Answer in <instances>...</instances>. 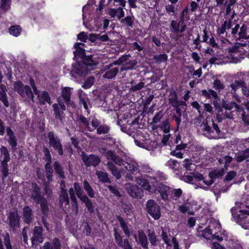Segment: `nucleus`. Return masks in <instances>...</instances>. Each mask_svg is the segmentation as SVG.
<instances>
[{
  "label": "nucleus",
  "mask_w": 249,
  "mask_h": 249,
  "mask_svg": "<svg viewBox=\"0 0 249 249\" xmlns=\"http://www.w3.org/2000/svg\"><path fill=\"white\" fill-rule=\"evenodd\" d=\"M80 200L85 203L86 207L90 213H93L94 212V206L91 200L87 196L84 197L82 199H80Z\"/></svg>",
  "instance_id": "nucleus-37"
},
{
  "label": "nucleus",
  "mask_w": 249,
  "mask_h": 249,
  "mask_svg": "<svg viewBox=\"0 0 249 249\" xmlns=\"http://www.w3.org/2000/svg\"><path fill=\"white\" fill-rule=\"evenodd\" d=\"M225 173L224 170L221 169L220 170H214L209 174V177L211 178L209 180H204V183L208 185H211L214 182V179L221 178Z\"/></svg>",
  "instance_id": "nucleus-17"
},
{
  "label": "nucleus",
  "mask_w": 249,
  "mask_h": 249,
  "mask_svg": "<svg viewBox=\"0 0 249 249\" xmlns=\"http://www.w3.org/2000/svg\"><path fill=\"white\" fill-rule=\"evenodd\" d=\"M114 63L109 64L104 67L102 70V73H104L103 77L107 79H113L115 77L119 72V68L114 67Z\"/></svg>",
  "instance_id": "nucleus-14"
},
{
  "label": "nucleus",
  "mask_w": 249,
  "mask_h": 249,
  "mask_svg": "<svg viewBox=\"0 0 249 249\" xmlns=\"http://www.w3.org/2000/svg\"><path fill=\"white\" fill-rule=\"evenodd\" d=\"M74 54L75 57L78 56L82 59V61H83V59L85 57H87L85 55V50L83 48H80V49H76L75 52H74ZM88 56H87L88 57Z\"/></svg>",
  "instance_id": "nucleus-56"
},
{
  "label": "nucleus",
  "mask_w": 249,
  "mask_h": 249,
  "mask_svg": "<svg viewBox=\"0 0 249 249\" xmlns=\"http://www.w3.org/2000/svg\"><path fill=\"white\" fill-rule=\"evenodd\" d=\"M21 28L19 25L12 26L9 28V33L14 36H18L20 34Z\"/></svg>",
  "instance_id": "nucleus-48"
},
{
  "label": "nucleus",
  "mask_w": 249,
  "mask_h": 249,
  "mask_svg": "<svg viewBox=\"0 0 249 249\" xmlns=\"http://www.w3.org/2000/svg\"><path fill=\"white\" fill-rule=\"evenodd\" d=\"M4 245L6 249H12L9 234L6 233L3 236Z\"/></svg>",
  "instance_id": "nucleus-55"
},
{
  "label": "nucleus",
  "mask_w": 249,
  "mask_h": 249,
  "mask_svg": "<svg viewBox=\"0 0 249 249\" xmlns=\"http://www.w3.org/2000/svg\"><path fill=\"white\" fill-rule=\"evenodd\" d=\"M53 108L54 112V115L55 117L62 122L63 120L65 119V114L64 111L65 110H62L61 108L58 106L57 104H54L53 105Z\"/></svg>",
  "instance_id": "nucleus-25"
},
{
  "label": "nucleus",
  "mask_w": 249,
  "mask_h": 249,
  "mask_svg": "<svg viewBox=\"0 0 249 249\" xmlns=\"http://www.w3.org/2000/svg\"><path fill=\"white\" fill-rule=\"evenodd\" d=\"M125 168L130 172L131 173L133 174L135 172H138L139 170V165L138 163L133 160H131L130 162L126 161L124 162L123 165Z\"/></svg>",
  "instance_id": "nucleus-28"
},
{
  "label": "nucleus",
  "mask_w": 249,
  "mask_h": 249,
  "mask_svg": "<svg viewBox=\"0 0 249 249\" xmlns=\"http://www.w3.org/2000/svg\"><path fill=\"white\" fill-rule=\"evenodd\" d=\"M137 61L136 59L128 60L125 65L129 70H132L137 65Z\"/></svg>",
  "instance_id": "nucleus-62"
},
{
  "label": "nucleus",
  "mask_w": 249,
  "mask_h": 249,
  "mask_svg": "<svg viewBox=\"0 0 249 249\" xmlns=\"http://www.w3.org/2000/svg\"><path fill=\"white\" fill-rule=\"evenodd\" d=\"M246 85V83L242 80H236L234 82L231 83L230 85V87L231 88V91H236V90L240 88H242V87Z\"/></svg>",
  "instance_id": "nucleus-49"
},
{
  "label": "nucleus",
  "mask_w": 249,
  "mask_h": 249,
  "mask_svg": "<svg viewBox=\"0 0 249 249\" xmlns=\"http://www.w3.org/2000/svg\"><path fill=\"white\" fill-rule=\"evenodd\" d=\"M47 138L50 147L56 151L59 155L62 156L64 154L63 146L59 138L55 135L53 131H49L48 133Z\"/></svg>",
  "instance_id": "nucleus-4"
},
{
  "label": "nucleus",
  "mask_w": 249,
  "mask_h": 249,
  "mask_svg": "<svg viewBox=\"0 0 249 249\" xmlns=\"http://www.w3.org/2000/svg\"><path fill=\"white\" fill-rule=\"evenodd\" d=\"M99 150L108 161H111L116 155L114 150H108L106 148H101Z\"/></svg>",
  "instance_id": "nucleus-30"
},
{
  "label": "nucleus",
  "mask_w": 249,
  "mask_h": 249,
  "mask_svg": "<svg viewBox=\"0 0 249 249\" xmlns=\"http://www.w3.org/2000/svg\"><path fill=\"white\" fill-rule=\"evenodd\" d=\"M82 160L86 166L96 167L101 162L100 158L97 155L90 154L89 156L82 152L81 155Z\"/></svg>",
  "instance_id": "nucleus-10"
},
{
  "label": "nucleus",
  "mask_w": 249,
  "mask_h": 249,
  "mask_svg": "<svg viewBox=\"0 0 249 249\" xmlns=\"http://www.w3.org/2000/svg\"><path fill=\"white\" fill-rule=\"evenodd\" d=\"M247 26L245 24H243L240 27V25L236 24L233 28H231V35L234 38L238 36L237 40H240L242 39H249V36L247 35Z\"/></svg>",
  "instance_id": "nucleus-7"
},
{
  "label": "nucleus",
  "mask_w": 249,
  "mask_h": 249,
  "mask_svg": "<svg viewBox=\"0 0 249 249\" xmlns=\"http://www.w3.org/2000/svg\"><path fill=\"white\" fill-rule=\"evenodd\" d=\"M138 243L143 249H148V239L146 234L142 231H138Z\"/></svg>",
  "instance_id": "nucleus-22"
},
{
  "label": "nucleus",
  "mask_w": 249,
  "mask_h": 249,
  "mask_svg": "<svg viewBox=\"0 0 249 249\" xmlns=\"http://www.w3.org/2000/svg\"><path fill=\"white\" fill-rule=\"evenodd\" d=\"M169 101L174 107H179L181 105L184 106L185 107L186 106V105L184 102H179L178 100V99L177 98V94L176 93L175 94L174 96L173 97H171L169 99Z\"/></svg>",
  "instance_id": "nucleus-44"
},
{
  "label": "nucleus",
  "mask_w": 249,
  "mask_h": 249,
  "mask_svg": "<svg viewBox=\"0 0 249 249\" xmlns=\"http://www.w3.org/2000/svg\"><path fill=\"white\" fill-rule=\"evenodd\" d=\"M140 171L143 173H149L152 172V169L147 164L143 163L139 165L138 172Z\"/></svg>",
  "instance_id": "nucleus-53"
},
{
  "label": "nucleus",
  "mask_w": 249,
  "mask_h": 249,
  "mask_svg": "<svg viewBox=\"0 0 249 249\" xmlns=\"http://www.w3.org/2000/svg\"><path fill=\"white\" fill-rule=\"evenodd\" d=\"M7 89L4 84H0V100L5 107L9 106V103L6 94Z\"/></svg>",
  "instance_id": "nucleus-24"
},
{
  "label": "nucleus",
  "mask_w": 249,
  "mask_h": 249,
  "mask_svg": "<svg viewBox=\"0 0 249 249\" xmlns=\"http://www.w3.org/2000/svg\"><path fill=\"white\" fill-rule=\"evenodd\" d=\"M201 95L207 99L214 98L216 100L218 98V96L216 92L213 89H203L201 90Z\"/></svg>",
  "instance_id": "nucleus-32"
},
{
  "label": "nucleus",
  "mask_w": 249,
  "mask_h": 249,
  "mask_svg": "<svg viewBox=\"0 0 249 249\" xmlns=\"http://www.w3.org/2000/svg\"><path fill=\"white\" fill-rule=\"evenodd\" d=\"M221 106L222 107L224 108L227 110H231L235 107V110L237 112L240 113L241 111H243V108L241 106L238 105L234 102H229L223 100Z\"/></svg>",
  "instance_id": "nucleus-19"
},
{
  "label": "nucleus",
  "mask_w": 249,
  "mask_h": 249,
  "mask_svg": "<svg viewBox=\"0 0 249 249\" xmlns=\"http://www.w3.org/2000/svg\"><path fill=\"white\" fill-rule=\"evenodd\" d=\"M29 193L31 198L36 204L45 198L42 195L41 189L36 183H32V188L29 190Z\"/></svg>",
  "instance_id": "nucleus-11"
},
{
  "label": "nucleus",
  "mask_w": 249,
  "mask_h": 249,
  "mask_svg": "<svg viewBox=\"0 0 249 249\" xmlns=\"http://www.w3.org/2000/svg\"><path fill=\"white\" fill-rule=\"evenodd\" d=\"M95 174L97 176L99 181L102 183H111V181L109 177V175L105 171H96Z\"/></svg>",
  "instance_id": "nucleus-23"
},
{
  "label": "nucleus",
  "mask_w": 249,
  "mask_h": 249,
  "mask_svg": "<svg viewBox=\"0 0 249 249\" xmlns=\"http://www.w3.org/2000/svg\"><path fill=\"white\" fill-rule=\"evenodd\" d=\"M110 131V127L107 124H102L97 128V134L99 135L107 134Z\"/></svg>",
  "instance_id": "nucleus-47"
},
{
  "label": "nucleus",
  "mask_w": 249,
  "mask_h": 249,
  "mask_svg": "<svg viewBox=\"0 0 249 249\" xmlns=\"http://www.w3.org/2000/svg\"><path fill=\"white\" fill-rule=\"evenodd\" d=\"M36 204H39L40 206L41 211L42 214L48 215L49 214V206L48 201L46 198L39 201Z\"/></svg>",
  "instance_id": "nucleus-38"
},
{
  "label": "nucleus",
  "mask_w": 249,
  "mask_h": 249,
  "mask_svg": "<svg viewBox=\"0 0 249 249\" xmlns=\"http://www.w3.org/2000/svg\"><path fill=\"white\" fill-rule=\"evenodd\" d=\"M22 219L24 223L30 225L34 220V213L29 206H25L22 209Z\"/></svg>",
  "instance_id": "nucleus-15"
},
{
  "label": "nucleus",
  "mask_w": 249,
  "mask_h": 249,
  "mask_svg": "<svg viewBox=\"0 0 249 249\" xmlns=\"http://www.w3.org/2000/svg\"><path fill=\"white\" fill-rule=\"evenodd\" d=\"M114 240L117 246L123 249H133L127 238L123 239V237L116 228L113 229Z\"/></svg>",
  "instance_id": "nucleus-8"
},
{
  "label": "nucleus",
  "mask_w": 249,
  "mask_h": 249,
  "mask_svg": "<svg viewBox=\"0 0 249 249\" xmlns=\"http://www.w3.org/2000/svg\"><path fill=\"white\" fill-rule=\"evenodd\" d=\"M239 211L240 213L237 214L235 218L237 223L240 224L243 228L249 229V209Z\"/></svg>",
  "instance_id": "nucleus-9"
},
{
  "label": "nucleus",
  "mask_w": 249,
  "mask_h": 249,
  "mask_svg": "<svg viewBox=\"0 0 249 249\" xmlns=\"http://www.w3.org/2000/svg\"><path fill=\"white\" fill-rule=\"evenodd\" d=\"M167 59L168 55L165 53L155 55L152 58L154 62L156 64L164 63L167 61Z\"/></svg>",
  "instance_id": "nucleus-40"
},
{
  "label": "nucleus",
  "mask_w": 249,
  "mask_h": 249,
  "mask_svg": "<svg viewBox=\"0 0 249 249\" xmlns=\"http://www.w3.org/2000/svg\"><path fill=\"white\" fill-rule=\"evenodd\" d=\"M78 121L82 123L83 125L85 126V127L87 128L88 130H89V123L88 122L87 119L85 117H84L83 115H79Z\"/></svg>",
  "instance_id": "nucleus-61"
},
{
  "label": "nucleus",
  "mask_w": 249,
  "mask_h": 249,
  "mask_svg": "<svg viewBox=\"0 0 249 249\" xmlns=\"http://www.w3.org/2000/svg\"><path fill=\"white\" fill-rule=\"evenodd\" d=\"M42 151L44 155L45 160L47 162H51L52 157L49 148L47 147L43 146Z\"/></svg>",
  "instance_id": "nucleus-54"
},
{
  "label": "nucleus",
  "mask_w": 249,
  "mask_h": 249,
  "mask_svg": "<svg viewBox=\"0 0 249 249\" xmlns=\"http://www.w3.org/2000/svg\"><path fill=\"white\" fill-rule=\"evenodd\" d=\"M62 245L60 240L54 238L51 242H46L40 249H62Z\"/></svg>",
  "instance_id": "nucleus-18"
},
{
  "label": "nucleus",
  "mask_w": 249,
  "mask_h": 249,
  "mask_svg": "<svg viewBox=\"0 0 249 249\" xmlns=\"http://www.w3.org/2000/svg\"><path fill=\"white\" fill-rule=\"evenodd\" d=\"M135 181L137 184L142 187L144 189L150 191L151 187L150 186L147 179L143 178L137 177L136 178Z\"/></svg>",
  "instance_id": "nucleus-34"
},
{
  "label": "nucleus",
  "mask_w": 249,
  "mask_h": 249,
  "mask_svg": "<svg viewBox=\"0 0 249 249\" xmlns=\"http://www.w3.org/2000/svg\"><path fill=\"white\" fill-rule=\"evenodd\" d=\"M166 166H168L174 172L178 171L179 167V163L176 160H169L166 163Z\"/></svg>",
  "instance_id": "nucleus-43"
},
{
  "label": "nucleus",
  "mask_w": 249,
  "mask_h": 249,
  "mask_svg": "<svg viewBox=\"0 0 249 249\" xmlns=\"http://www.w3.org/2000/svg\"><path fill=\"white\" fill-rule=\"evenodd\" d=\"M204 125L203 128V135L209 139H219L222 137V134L218 125L212 121V125H209L207 123L203 122Z\"/></svg>",
  "instance_id": "nucleus-2"
},
{
  "label": "nucleus",
  "mask_w": 249,
  "mask_h": 249,
  "mask_svg": "<svg viewBox=\"0 0 249 249\" xmlns=\"http://www.w3.org/2000/svg\"><path fill=\"white\" fill-rule=\"evenodd\" d=\"M72 89V88L70 87H65L62 89L61 97L68 106L73 104V102L71 100Z\"/></svg>",
  "instance_id": "nucleus-21"
},
{
  "label": "nucleus",
  "mask_w": 249,
  "mask_h": 249,
  "mask_svg": "<svg viewBox=\"0 0 249 249\" xmlns=\"http://www.w3.org/2000/svg\"><path fill=\"white\" fill-rule=\"evenodd\" d=\"M0 168L2 173V178L4 180L9 175V169L8 168L7 162H0Z\"/></svg>",
  "instance_id": "nucleus-50"
},
{
  "label": "nucleus",
  "mask_w": 249,
  "mask_h": 249,
  "mask_svg": "<svg viewBox=\"0 0 249 249\" xmlns=\"http://www.w3.org/2000/svg\"><path fill=\"white\" fill-rule=\"evenodd\" d=\"M135 18L134 16H127L120 20L121 24L124 26H126L128 28H132L134 24Z\"/></svg>",
  "instance_id": "nucleus-33"
},
{
  "label": "nucleus",
  "mask_w": 249,
  "mask_h": 249,
  "mask_svg": "<svg viewBox=\"0 0 249 249\" xmlns=\"http://www.w3.org/2000/svg\"><path fill=\"white\" fill-rule=\"evenodd\" d=\"M241 112H242V119L244 124L246 125H249V114H246L243 109V111H241Z\"/></svg>",
  "instance_id": "nucleus-64"
},
{
  "label": "nucleus",
  "mask_w": 249,
  "mask_h": 249,
  "mask_svg": "<svg viewBox=\"0 0 249 249\" xmlns=\"http://www.w3.org/2000/svg\"><path fill=\"white\" fill-rule=\"evenodd\" d=\"M111 161L114 164L115 163L119 166H122L124 165V160L117 155H116L115 156H114Z\"/></svg>",
  "instance_id": "nucleus-57"
},
{
  "label": "nucleus",
  "mask_w": 249,
  "mask_h": 249,
  "mask_svg": "<svg viewBox=\"0 0 249 249\" xmlns=\"http://www.w3.org/2000/svg\"><path fill=\"white\" fill-rule=\"evenodd\" d=\"M147 237L152 246H157L159 243V240L155 234V231L152 229H148L147 231Z\"/></svg>",
  "instance_id": "nucleus-29"
},
{
  "label": "nucleus",
  "mask_w": 249,
  "mask_h": 249,
  "mask_svg": "<svg viewBox=\"0 0 249 249\" xmlns=\"http://www.w3.org/2000/svg\"><path fill=\"white\" fill-rule=\"evenodd\" d=\"M0 150L2 155L3 156V159L1 161V162H8L10 160V158L9 151H8L7 148L4 146H2Z\"/></svg>",
  "instance_id": "nucleus-45"
},
{
  "label": "nucleus",
  "mask_w": 249,
  "mask_h": 249,
  "mask_svg": "<svg viewBox=\"0 0 249 249\" xmlns=\"http://www.w3.org/2000/svg\"><path fill=\"white\" fill-rule=\"evenodd\" d=\"M193 175L194 178V181H199L200 180H205L203 176L197 172H193L191 173Z\"/></svg>",
  "instance_id": "nucleus-60"
},
{
  "label": "nucleus",
  "mask_w": 249,
  "mask_h": 249,
  "mask_svg": "<svg viewBox=\"0 0 249 249\" xmlns=\"http://www.w3.org/2000/svg\"><path fill=\"white\" fill-rule=\"evenodd\" d=\"M45 172L46 177L48 179V181L46 182V189H47V185L53 180V169L51 165V162H47L45 165Z\"/></svg>",
  "instance_id": "nucleus-27"
},
{
  "label": "nucleus",
  "mask_w": 249,
  "mask_h": 249,
  "mask_svg": "<svg viewBox=\"0 0 249 249\" xmlns=\"http://www.w3.org/2000/svg\"><path fill=\"white\" fill-rule=\"evenodd\" d=\"M14 89L22 97L26 96L35 103L34 95L31 88L28 85H24L20 81L15 82L13 84Z\"/></svg>",
  "instance_id": "nucleus-3"
},
{
  "label": "nucleus",
  "mask_w": 249,
  "mask_h": 249,
  "mask_svg": "<svg viewBox=\"0 0 249 249\" xmlns=\"http://www.w3.org/2000/svg\"><path fill=\"white\" fill-rule=\"evenodd\" d=\"M43 228L41 226H35L33 231V236L31 237L32 244L33 247H36L39 243L43 242L44 237Z\"/></svg>",
  "instance_id": "nucleus-12"
},
{
  "label": "nucleus",
  "mask_w": 249,
  "mask_h": 249,
  "mask_svg": "<svg viewBox=\"0 0 249 249\" xmlns=\"http://www.w3.org/2000/svg\"><path fill=\"white\" fill-rule=\"evenodd\" d=\"M73 188L74 191H75V193L77 196V197L80 199H82L84 197L86 196L87 195L84 193L83 191L82 190L81 186H80L79 183L74 182L73 184Z\"/></svg>",
  "instance_id": "nucleus-42"
},
{
  "label": "nucleus",
  "mask_w": 249,
  "mask_h": 249,
  "mask_svg": "<svg viewBox=\"0 0 249 249\" xmlns=\"http://www.w3.org/2000/svg\"><path fill=\"white\" fill-rule=\"evenodd\" d=\"M131 57L130 54L127 55H123L120 57H119L116 61H114L113 63L115 65H122L124 64H126L127 60Z\"/></svg>",
  "instance_id": "nucleus-51"
},
{
  "label": "nucleus",
  "mask_w": 249,
  "mask_h": 249,
  "mask_svg": "<svg viewBox=\"0 0 249 249\" xmlns=\"http://www.w3.org/2000/svg\"><path fill=\"white\" fill-rule=\"evenodd\" d=\"M145 210L155 220H158L161 217L160 207L153 199H149L146 202Z\"/></svg>",
  "instance_id": "nucleus-5"
},
{
  "label": "nucleus",
  "mask_w": 249,
  "mask_h": 249,
  "mask_svg": "<svg viewBox=\"0 0 249 249\" xmlns=\"http://www.w3.org/2000/svg\"><path fill=\"white\" fill-rule=\"evenodd\" d=\"M111 161L114 164L115 163L119 166H122L124 165V160L117 155H116L115 156H114Z\"/></svg>",
  "instance_id": "nucleus-58"
},
{
  "label": "nucleus",
  "mask_w": 249,
  "mask_h": 249,
  "mask_svg": "<svg viewBox=\"0 0 249 249\" xmlns=\"http://www.w3.org/2000/svg\"><path fill=\"white\" fill-rule=\"evenodd\" d=\"M97 65L96 61L92 59V55L86 57L83 61L76 62L72 65L70 74L75 79L79 77H84L92 69L91 67Z\"/></svg>",
  "instance_id": "nucleus-1"
},
{
  "label": "nucleus",
  "mask_w": 249,
  "mask_h": 249,
  "mask_svg": "<svg viewBox=\"0 0 249 249\" xmlns=\"http://www.w3.org/2000/svg\"><path fill=\"white\" fill-rule=\"evenodd\" d=\"M202 235L206 239H210V237L212 236V230L209 227L205 228L203 231Z\"/></svg>",
  "instance_id": "nucleus-63"
},
{
  "label": "nucleus",
  "mask_w": 249,
  "mask_h": 249,
  "mask_svg": "<svg viewBox=\"0 0 249 249\" xmlns=\"http://www.w3.org/2000/svg\"><path fill=\"white\" fill-rule=\"evenodd\" d=\"M78 97L79 99L80 104L81 105H83L84 108L88 110V106L87 103L89 100L87 95L85 93H83V91L82 90H79L78 91Z\"/></svg>",
  "instance_id": "nucleus-31"
},
{
  "label": "nucleus",
  "mask_w": 249,
  "mask_h": 249,
  "mask_svg": "<svg viewBox=\"0 0 249 249\" xmlns=\"http://www.w3.org/2000/svg\"><path fill=\"white\" fill-rule=\"evenodd\" d=\"M116 218L120 223V225L122 229L124 232L127 237L130 236V232L128 226V223L120 215H117Z\"/></svg>",
  "instance_id": "nucleus-26"
},
{
  "label": "nucleus",
  "mask_w": 249,
  "mask_h": 249,
  "mask_svg": "<svg viewBox=\"0 0 249 249\" xmlns=\"http://www.w3.org/2000/svg\"><path fill=\"white\" fill-rule=\"evenodd\" d=\"M9 227L14 233H16L20 228V217L17 210L10 212L7 217Z\"/></svg>",
  "instance_id": "nucleus-6"
},
{
  "label": "nucleus",
  "mask_w": 249,
  "mask_h": 249,
  "mask_svg": "<svg viewBox=\"0 0 249 249\" xmlns=\"http://www.w3.org/2000/svg\"><path fill=\"white\" fill-rule=\"evenodd\" d=\"M60 202L62 203H65L66 205L69 204L70 200L67 191H60Z\"/></svg>",
  "instance_id": "nucleus-46"
},
{
  "label": "nucleus",
  "mask_w": 249,
  "mask_h": 249,
  "mask_svg": "<svg viewBox=\"0 0 249 249\" xmlns=\"http://www.w3.org/2000/svg\"><path fill=\"white\" fill-rule=\"evenodd\" d=\"M94 80L95 78L94 77H89L82 85V88L85 89L90 88L94 84Z\"/></svg>",
  "instance_id": "nucleus-52"
},
{
  "label": "nucleus",
  "mask_w": 249,
  "mask_h": 249,
  "mask_svg": "<svg viewBox=\"0 0 249 249\" xmlns=\"http://www.w3.org/2000/svg\"><path fill=\"white\" fill-rule=\"evenodd\" d=\"M183 166L186 170L193 171L195 170L196 165L194 160L190 159H186L183 161Z\"/></svg>",
  "instance_id": "nucleus-35"
},
{
  "label": "nucleus",
  "mask_w": 249,
  "mask_h": 249,
  "mask_svg": "<svg viewBox=\"0 0 249 249\" xmlns=\"http://www.w3.org/2000/svg\"><path fill=\"white\" fill-rule=\"evenodd\" d=\"M83 187L86 192H87L89 196L91 198L94 197L95 191L91 187V185L89 184V182L86 180H84L83 181Z\"/></svg>",
  "instance_id": "nucleus-36"
},
{
  "label": "nucleus",
  "mask_w": 249,
  "mask_h": 249,
  "mask_svg": "<svg viewBox=\"0 0 249 249\" xmlns=\"http://www.w3.org/2000/svg\"><path fill=\"white\" fill-rule=\"evenodd\" d=\"M107 170L110 172L111 174L117 179H120L121 177V173L118 169V167L111 161H108L106 164Z\"/></svg>",
  "instance_id": "nucleus-20"
},
{
  "label": "nucleus",
  "mask_w": 249,
  "mask_h": 249,
  "mask_svg": "<svg viewBox=\"0 0 249 249\" xmlns=\"http://www.w3.org/2000/svg\"><path fill=\"white\" fill-rule=\"evenodd\" d=\"M53 168L55 172L59 175L60 178H66L63 168L57 161H55L54 162Z\"/></svg>",
  "instance_id": "nucleus-41"
},
{
  "label": "nucleus",
  "mask_w": 249,
  "mask_h": 249,
  "mask_svg": "<svg viewBox=\"0 0 249 249\" xmlns=\"http://www.w3.org/2000/svg\"><path fill=\"white\" fill-rule=\"evenodd\" d=\"M34 94L37 96L38 100V102L36 103L37 105L42 106L44 105L46 103L51 104V97L47 91L44 90L40 92L38 90Z\"/></svg>",
  "instance_id": "nucleus-16"
},
{
  "label": "nucleus",
  "mask_w": 249,
  "mask_h": 249,
  "mask_svg": "<svg viewBox=\"0 0 249 249\" xmlns=\"http://www.w3.org/2000/svg\"><path fill=\"white\" fill-rule=\"evenodd\" d=\"M145 83L141 82L137 85H132L130 88V90L132 91H136L139 90L144 87Z\"/></svg>",
  "instance_id": "nucleus-59"
},
{
  "label": "nucleus",
  "mask_w": 249,
  "mask_h": 249,
  "mask_svg": "<svg viewBox=\"0 0 249 249\" xmlns=\"http://www.w3.org/2000/svg\"><path fill=\"white\" fill-rule=\"evenodd\" d=\"M125 188L127 193L132 197L141 198L142 196V189L136 185L126 183L125 185Z\"/></svg>",
  "instance_id": "nucleus-13"
},
{
  "label": "nucleus",
  "mask_w": 249,
  "mask_h": 249,
  "mask_svg": "<svg viewBox=\"0 0 249 249\" xmlns=\"http://www.w3.org/2000/svg\"><path fill=\"white\" fill-rule=\"evenodd\" d=\"M249 158V148L242 151L239 155L235 157V160L237 162H241Z\"/></svg>",
  "instance_id": "nucleus-39"
}]
</instances>
